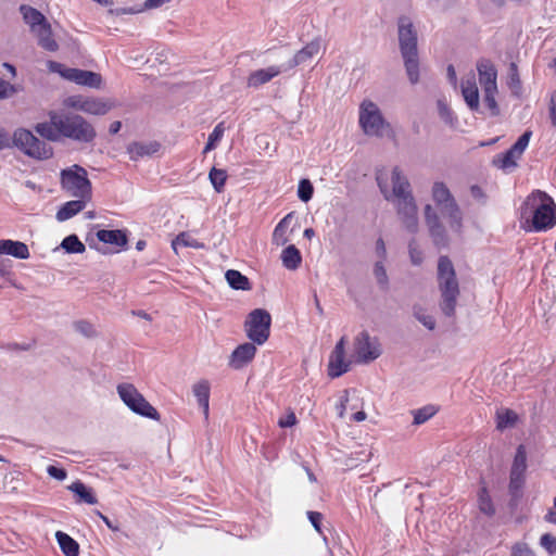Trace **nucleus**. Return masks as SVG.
I'll use <instances>...</instances> for the list:
<instances>
[{"label": "nucleus", "instance_id": "f257e3e1", "mask_svg": "<svg viewBox=\"0 0 556 556\" xmlns=\"http://www.w3.org/2000/svg\"><path fill=\"white\" fill-rule=\"evenodd\" d=\"M392 191L388 190L387 180L377 176V184L387 201H393L396 213L405 227L412 233L418 231V210L412 193L410 184L402 170L395 166L391 174Z\"/></svg>", "mask_w": 556, "mask_h": 556}, {"label": "nucleus", "instance_id": "f03ea898", "mask_svg": "<svg viewBox=\"0 0 556 556\" xmlns=\"http://www.w3.org/2000/svg\"><path fill=\"white\" fill-rule=\"evenodd\" d=\"M520 218L529 226L527 230L545 231L556 225V204L543 191L532 192L520 208Z\"/></svg>", "mask_w": 556, "mask_h": 556}, {"label": "nucleus", "instance_id": "7ed1b4c3", "mask_svg": "<svg viewBox=\"0 0 556 556\" xmlns=\"http://www.w3.org/2000/svg\"><path fill=\"white\" fill-rule=\"evenodd\" d=\"M437 280L440 291L439 307L446 317H454L460 290L454 265L446 255L438 260Z\"/></svg>", "mask_w": 556, "mask_h": 556}, {"label": "nucleus", "instance_id": "20e7f679", "mask_svg": "<svg viewBox=\"0 0 556 556\" xmlns=\"http://www.w3.org/2000/svg\"><path fill=\"white\" fill-rule=\"evenodd\" d=\"M54 124L59 127L61 138L78 143H91L97 137L94 127L79 114L62 112Z\"/></svg>", "mask_w": 556, "mask_h": 556}, {"label": "nucleus", "instance_id": "39448f33", "mask_svg": "<svg viewBox=\"0 0 556 556\" xmlns=\"http://www.w3.org/2000/svg\"><path fill=\"white\" fill-rule=\"evenodd\" d=\"M432 199L440 214L447 219L450 228L454 232L460 233L463 227V213L445 184L441 181L433 184Z\"/></svg>", "mask_w": 556, "mask_h": 556}, {"label": "nucleus", "instance_id": "423d86ee", "mask_svg": "<svg viewBox=\"0 0 556 556\" xmlns=\"http://www.w3.org/2000/svg\"><path fill=\"white\" fill-rule=\"evenodd\" d=\"M12 141L18 150L31 159L43 161L53 156V148L26 128H17Z\"/></svg>", "mask_w": 556, "mask_h": 556}, {"label": "nucleus", "instance_id": "0eeeda50", "mask_svg": "<svg viewBox=\"0 0 556 556\" xmlns=\"http://www.w3.org/2000/svg\"><path fill=\"white\" fill-rule=\"evenodd\" d=\"M61 184L62 188L72 197L85 200L91 199V182L84 167L74 165L71 168L63 169L61 172Z\"/></svg>", "mask_w": 556, "mask_h": 556}, {"label": "nucleus", "instance_id": "6e6552de", "mask_svg": "<svg viewBox=\"0 0 556 556\" xmlns=\"http://www.w3.org/2000/svg\"><path fill=\"white\" fill-rule=\"evenodd\" d=\"M271 316L263 308L253 309L244 321L247 337L255 344H264L270 334Z\"/></svg>", "mask_w": 556, "mask_h": 556}, {"label": "nucleus", "instance_id": "1a4fd4ad", "mask_svg": "<svg viewBox=\"0 0 556 556\" xmlns=\"http://www.w3.org/2000/svg\"><path fill=\"white\" fill-rule=\"evenodd\" d=\"M359 125L367 136L382 137L389 123L383 118L378 105L371 101H363L359 108Z\"/></svg>", "mask_w": 556, "mask_h": 556}, {"label": "nucleus", "instance_id": "9d476101", "mask_svg": "<svg viewBox=\"0 0 556 556\" xmlns=\"http://www.w3.org/2000/svg\"><path fill=\"white\" fill-rule=\"evenodd\" d=\"M354 351L358 363L367 364L381 355L380 344L364 330L354 340Z\"/></svg>", "mask_w": 556, "mask_h": 556}, {"label": "nucleus", "instance_id": "9b49d317", "mask_svg": "<svg viewBox=\"0 0 556 556\" xmlns=\"http://www.w3.org/2000/svg\"><path fill=\"white\" fill-rule=\"evenodd\" d=\"M425 222L433 244L438 248L447 247L448 237L445 227L441 223L439 214L430 204L425 206Z\"/></svg>", "mask_w": 556, "mask_h": 556}, {"label": "nucleus", "instance_id": "f8f14e48", "mask_svg": "<svg viewBox=\"0 0 556 556\" xmlns=\"http://www.w3.org/2000/svg\"><path fill=\"white\" fill-rule=\"evenodd\" d=\"M397 26L401 54H417V33L410 20L406 16H401Z\"/></svg>", "mask_w": 556, "mask_h": 556}, {"label": "nucleus", "instance_id": "ddd939ff", "mask_svg": "<svg viewBox=\"0 0 556 556\" xmlns=\"http://www.w3.org/2000/svg\"><path fill=\"white\" fill-rule=\"evenodd\" d=\"M346 337H342L336 344L330 354L328 363V375L331 378H338L345 374L350 368V362L345 361Z\"/></svg>", "mask_w": 556, "mask_h": 556}, {"label": "nucleus", "instance_id": "4468645a", "mask_svg": "<svg viewBox=\"0 0 556 556\" xmlns=\"http://www.w3.org/2000/svg\"><path fill=\"white\" fill-rule=\"evenodd\" d=\"M62 77L70 81H74L77 85L87 86L90 88L99 89L102 85L101 75L90 71L67 68L64 73H62Z\"/></svg>", "mask_w": 556, "mask_h": 556}, {"label": "nucleus", "instance_id": "2eb2a0df", "mask_svg": "<svg viewBox=\"0 0 556 556\" xmlns=\"http://www.w3.org/2000/svg\"><path fill=\"white\" fill-rule=\"evenodd\" d=\"M256 354L255 343L245 342L238 345L229 357V366L233 369H241L253 361Z\"/></svg>", "mask_w": 556, "mask_h": 556}, {"label": "nucleus", "instance_id": "dca6fc26", "mask_svg": "<svg viewBox=\"0 0 556 556\" xmlns=\"http://www.w3.org/2000/svg\"><path fill=\"white\" fill-rule=\"evenodd\" d=\"M477 71L482 90L497 89V71L491 60L480 59L477 62Z\"/></svg>", "mask_w": 556, "mask_h": 556}, {"label": "nucleus", "instance_id": "f3484780", "mask_svg": "<svg viewBox=\"0 0 556 556\" xmlns=\"http://www.w3.org/2000/svg\"><path fill=\"white\" fill-rule=\"evenodd\" d=\"M460 88L462 94L468 108L471 111L478 112L480 108V101L475 75L470 74L466 79H463Z\"/></svg>", "mask_w": 556, "mask_h": 556}, {"label": "nucleus", "instance_id": "a211bd4d", "mask_svg": "<svg viewBox=\"0 0 556 556\" xmlns=\"http://www.w3.org/2000/svg\"><path fill=\"white\" fill-rule=\"evenodd\" d=\"M60 118V113L55 111L49 112V122L38 123L34 129L43 139L58 142L61 139L59 127L55 126L54 119Z\"/></svg>", "mask_w": 556, "mask_h": 556}, {"label": "nucleus", "instance_id": "6ab92c4d", "mask_svg": "<svg viewBox=\"0 0 556 556\" xmlns=\"http://www.w3.org/2000/svg\"><path fill=\"white\" fill-rule=\"evenodd\" d=\"M31 34L36 37L37 43L41 49L48 52H56L59 50V43L54 39L52 26L49 22L34 30Z\"/></svg>", "mask_w": 556, "mask_h": 556}, {"label": "nucleus", "instance_id": "aec40b11", "mask_svg": "<svg viewBox=\"0 0 556 556\" xmlns=\"http://www.w3.org/2000/svg\"><path fill=\"white\" fill-rule=\"evenodd\" d=\"M320 39L316 38L308 42L305 47L299 50L294 56L288 62V68H293L298 65L304 64L311 61L315 55L319 53Z\"/></svg>", "mask_w": 556, "mask_h": 556}, {"label": "nucleus", "instance_id": "412c9836", "mask_svg": "<svg viewBox=\"0 0 556 556\" xmlns=\"http://www.w3.org/2000/svg\"><path fill=\"white\" fill-rule=\"evenodd\" d=\"M282 72L279 66H269L252 72L248 77V86L258 88L260 86L270 81L274 77Z\"/></svg>", "mask_w": 556, "mask_h": 556}, {"label": "nucleus", "instance_id": "4be33fe9", "mask_svg": "<svg viewBox=\"0 0 556 556\" xmlns=\"http://www.w3.org/2000/svg\"><path fill=\"white\" fill-rule=\"evenodd\" d=\"M20 12L25 24L29 26L30 33L49 22L40 11L30 5L22 4L20 7Z\"/></svg>", "mask_w": 556, "mask_h": 556}, {"label": "nucleus", "instance_id": "5701e85b", "mask_svg": "<svg viewBox=\"0 0 556 556\" xmlns=\"http://www.w3.org/2000/svg\"><path fill=\"white\" fill-rule=\"evenodd\" d=\"M0 254H8L20 260L29 257L28 247L21 241L0 240Z\"/></svg>", "mask_w": 556, "mask_h": 556}, {"label": "nucleus", "instance_id": "b1692460", "mask_svg": "<svg viewBox=\"0 0 556 556\" xmlns=\"http://www.w3.org/2000/svg\"><path fill=\"white\" fill-rule=\"evenodd\" d=\"M88 201L89 200L77 198V200L66 202L58 211L56 219L59 222H64L72 218L86 207Z\"/></svg>", "mask_w": 556, "mask_h": 556}, {"label": "nucleus", "instance_id": "393cba45", "mask_svg": "<svg viewBox=\"0 0 556 556\" xmlns=\"http://www.w3.org/2000/svg\"><path fill=\"white\" fill-rule=\"evenodd\" d=\"M123 402L136 414H139V399L137 389L132 384L122 383L117 387Z\"/></svg>", "mask_w": 556, "mask_h": 556}, {"label": "nucleus", "instance_id": "a878e982", "mask_svg": "<svg viewBox=\"0 0 556 556\" xmlns=\"http://www.w3.org/2000/svg\"><path fill=\"white\" fill-rule=\"evenodd\" d=\"M97 238L99 241L108 244H112L115 247H124L127 244L126 233L122 230H106L101 229L97 232Z\"/></svg>", "mask_w": 556, "mask_h": 556}, {"label": "nucleus", "instance_id": "bb28decb", "mask_svg": "<svg viewBox=\"0 0 556 556\" xmlns=\"http://www.w3.org/2000/svg\"><path fill=\"white\" fill-rule=\"evenodd\" d=\"M293 218V214H287L275 227L273 232V243L280 247L285 245L289 241V237L287 236L288 228Z\"/></svg>", "mask_w": 556, "mask_h": 556}, {"label": "nucleus", "instance_id": "cd10ccee", "mask_svg": "<svg viewBox=\"0 0 556 556\" xmlns=\"http://www.w3.org/2000/svg\"><path fill=\"white\" fill-rule=\"evenodd\" d=\"M55 539L59 543V546L65 556H78L79 555V544L71 538L68 534L56 531Z\"/></svg>", "mask_w": 556, "mask_h": 556}, {"label": "nucleus", "instance_id": "c85d7f7f", "mask_svg": "<svg viewBox=\"0 0 556 556\" xmlns=\"http://www.w3.org/2000/svg\"><path fill=\"white\" fill-rule=\"evenodd\" d=\"M193 394L198 400L199 406L203 409L205 418L208 417V400H210V384L203 380L193 386Z\"/></svg>", "mask_w": 556, "mask_h": 556}, {"label": "nucleus", "instance_id": "c756f323", "mask_svg": "<svg viewBox=\"0 0 556 556\" xmlns=\"http://www.w3.org/2000/svg\"><path fill=\"white\" fill-rule=\"evenodd\" d=\"M281 261L287 269L295 270L302 263V256L299 249L291 244L282 251Z\"/></svg>", "mask_w": 556, "mask_h": 556}, {"label": "nucleus", "instance_id": "7c9ffc66", "mask_svg": "<svg viewBox=\"0 0 556 556\" xmlns=\"http://www.w3.org/2000/svg\"><path fill=\"white\" fill-rule=\"evenodd\" d=\"M111 104L98 99H88L81 102L79 109L88 114L104 115L111 110Z\"/></svg>", "mask_w": 556, "mask_h": 556}, {"label": "nucleus", "instance_id": "2f4dec72", "mask_svg": "<svg viewBox=\"0 0 556 556\" xmlns=\"http://www.w3.org/2000/svg\"><path fill=\"white\" fill-rule=\"evenodd\" d=\"M225 278L229 286L236 290H250L251 283L247 276L235 269H228L225 274Z\"/></svg>", "mask_w": 556, "mask_h": 556}, {"label": "nucleus", "instance_id": "473e14b6", "mask_svg": "<svg viewBox=\"0 0 556 556\" xmlns=\"http://www.w3.org/2000/svg\"><path fill=\"white\" fill-rule=\"evenodd\" d=\"M525 480V475L510 473L508 489L513 505H517L518 501L522 496Z\"/></svg>", "mask_w": 556, "mask_h": 556}, {"label": "nucleus", "instance_id": "72a5a7b5", "mask_svg": "<svg viewBox=\"0 0 556 556\" xmlns=\"http://www.w3.org/2000/svg\"><path fill=\"white\" fill-rule=\"evenodd\" d=\"M404 60V66L408 76L409 81L415 85L419 80V61L417 54H405L402 55Z\"/></svg>", "mask_w": 556, "mask_h": 556}, {"label": "nucleus", "instance_id": "f704fd0d", "mask_svg": "<svg viewBox=\"0 0 556 556\" xmlns=\"http://www.w3.org/2000/svg\"><path fill=\"white\" fill-rule=\"evenodd\" d=\"M527 470V452L525 445L517 447L516 455L511 465L510 473L525 475Z\"/></svg>", "mask_w": 556, "mask_h": 556}, {"label": "nucleus", "instance_id": "c9c22d12", "mask_svg": "<svg viewBox=\"0 0 556 556\" xmlns=\"http://www.w3.org/2000/svg\"><path fill=\"white\" fill-rule=\"evenodd\" d=\"M521 157V154L517 153L514 148H510L505 153L497 155L494 160V164L500 168H509L517 165V160Z\"/></svg>", "mask_w": 556, "mask_h": 556}, {"label": "nucleus", "instance_id": "e433bc0d", "mask_svg": "<svg viewBox=\"0 0 556 556\" xmlns=\"http://www.w3.org/2000/svg\"><path fill=\"white\" fill-rule=\"evenodd\" d=\"M374 276L377 280V285L381 291H388L390 288V281L387 274V269L382 261H377L374 265Z\"/></svg>", "mask_w": 556, "mask_h": 556}, {"label": "nucleus", "instance_id": "4c0bfd02", "mask_svg": "<svg viewBox=\"0 0 556 556\" xmlns=\"http://www.w3.org/2000/svg\"><path fill=\"white\" fill-rule=\"evenodd\" d=\"M68 489L74 492L79 498L90 505L97 504V498L90 490L80 481L74 482L68 486Z\"/></svg>", "mask_w": 556, "mask_h": 556}, {"label": "nucleus", "instance_id": "58836bf2", "mask_svg": "<svg viewBox=\"0 0 556 556\" xmlns=\"http://www.w3.org/2000/svg\"><path fill=\"white\" fill-rule=\"evenodd\" d=\"M61 248L67 253H84L85 244L78 239L76 235H70L61 242Z\"/></svg>", "mask_w": 556, "mask_h": 556}, {"label": "nucleus", "instance_id": "ea45409f", "mask_svg": "<svg viewBox=\"0 0 556 556\" xmlns=\"http://www.w3.org/2000/svg\"><path fill=\"white\" fill-rule=\"evenodd\" d=\"M438 409L433 405H427L413 410L414 425H422L437 414Z\"/></svg>", "mask_w": 556, "mask_h": 556}, {"label": "nucleus", "instance_id": "a19ab883", "mask_svg": "<svg viewBox=\"0 0 556 556\" xmlns=\"http://www.w3.org/2000/svg\"><path fill=\"white\" fill-rule=\"evenodd\" d=\"M208 178L216 192H222L227 179V172L213 167L210 170Z\"/></svg>", "mask_w": 556, "mask_h": 556}, {"label": "nucleus", "instance_id": "79ce46f5", "mask_svg": "<svg viewBox=\"0 0 556 556\" xmlns=\"http://www.w3.org/2000/svg\"><path fill=\"white\" fill-rule=\"evenodd\" d=\"M483 91V103L490 111L491 116H497L500 114V108L496 102V94L498 92L497 89H488Z\"/></svg>", "mask_w": 556, "mask_h": 556}, {"label": "nucleus", "instance_id": "37998d69", "mask_svg": "<svg viewBox=\"0 0 556 556\" xmlns=\"http://www.w3.org/2000/svg\"><path fill=\"white\" fill-rule=\"evenodd\" d=\"M414 317L422 324L427 329L433 330L435 328V320L431 315L426 314L421 306L415 305L413 307Z\"/></svg>", "mask_w": 556, "mask_h": 556}, {"label": "nucleus", "instance_id": "c03bdc74", "mask_svg": "<svg viewBox=\"0 0 556 556\" xmlns=\"http://www.w3.org/2000/svg\"><path fill=\"white\" fill-rule=\"evenodd\" d=\"M314 193V187L308 179H302L298 187V197L303 202H308Z\"/></svg>", "mask_w": 556, "mask_h": 556}, {"label": "nucleus", "instance_id": "a18cd8bd", "mask_svg": "<svg viewBox=\"0 0 556 556\" xmlns=\"http://www.w3.org/2000/svg\"><path fill=\"white\" fill-rule=\"evenodd\" d=\"M225 131L224 123H219L215 126L213 131L210 134L204 152H207L215 148L216 143L222 139Z\"/></svg>", "mask_w": 556, "mask_h": 556}, {"label": "nucleus", "instance_id": "49530a36", "mask_svg": "<svg viewBox=\"0 0 556 556\" xmlns=\"http://www.w3.org/2000/svg\"><path fill=\"white\" fill-rule=\"evenodd\" d=\"M479 508L483 514L488 516H492L495 513L491 497L489 496L485 489H482L479 494Z\"/></svg>", "mask_w": 556, "mask_h": 556}, {"label": "nucleus", "instance_id": "de8ad7c7", "mask_svg": "<svg viewBox=\"0 0 556 556\" xmlns=\"http://www.w3.org/2000/svg\"><path fill=\"white\" fill-rule=\"evenodd\" d=\"M409 258L413 265L419 266L424 261V253L419 249L415 239H412L408 243Z\"/></svg>", "mask_w": 556, "mask_h": 556}, {"label": "nucleus", "instance_id": "09e8293b", "mask_svg": "<svg viewBox=\"0 0 556 556\" xmlns=\"http://www.w3.org/2000/svg\"><path fill=\"white\" fill-rule=\"evenodd\" d=\"M141 417H147L156 421L161 420L160 413L141 395Z\"/></svg>", "mask_w": 556, "mask_h": 556}, {"label": "nucleus", "instance_id": "8fccbe9b", "mask_svg": "<svg viewBox=\"0 0 556 556\" xmlns=\"http://www.w3.org/2000/svg\"><path fill=\"white\" fill-rule=\"evenodd\" d=\"M517 420V415L513 410H505L497 415V428L503 429L513 426Z\"/></svg>", "mask_w": 556, "mask_h": 556}, {"label": "nucleus", "instance_id": "3c124183", "mask_svg": "<svg viewBox=\"0 0 556 556\" xmlns=\"http://www.w3.org/2000/svg\"><path fill=\"white\" fill-rule=\"evenodd\" d=\"M165 61H166V55L163 52L157 53L154 59H151V58L147 59V61L143 64L144 70L153 68L156 65H159L160 67H162V68L157 70L159 73H161L162 71H167L168 68L165 64Z\"/></svg>", "mask_w": 556, "mask_h": 556}, {"label": "nucleus", "instance_id": "603ef678", "mask_svg": "<svg viewBox=\"0 0 556 556\" xmlns=\"http://www.w3.org/2000/svg\"><path fill=\"white\" fill-rule=\"evenodd\" d=\"M162 151L161 142L156 140H150L141 143V156L148 155L153 156L159 154Z\"/></svg>", "mask_w": 556, "mask_h": 556}, {"label": "nucleus", "instance_id": "864d4df0", "mask_svg": "<svg viewBox=\"0 0 556 556\" xmlns=\"http://www.w3.org/2000/svg\"><path fill=\"white\" fill-rule=\"evenodd\" d=\"M532 136V131L531 130H526L519 138L518 140L515 142V144L511 146V148H514V150L521 154L525 152L526 148L528 147L529 144V141H530V138Z\"/></svg>", "mask_w": 556, "mask_h": 556}, {"label": "nucleus", "instance_id": "5fc2aeb1", "mask_svg": "<svg viewBox=\"0 0 556 556\" xmlns=\"http://www.w3.org/2000/svg\"><path fill=\"white\" fill-rule=\"evenodd\" d=\"M532 136V131L531 130H526L519 138L518 140L515 142V144L511 146V148H514V150L521 154L525 152L526 148L528 147L529 144V141H530V138Z\"/></svg>", "mask_w": 556, "mask_h": 556}, {"label": "nucleus", "instance_id": "6e6d98bb", "mask_svg": "<svg viewBox=\"0 0 556 556\" xmlns=\"http://www.w3.org/2000/svg\"><path fill=\"white\" fill-rule=\"evenodd\" d=\"M540 544L544 547L549 554L556 553V538L549 533H545L541 536Z\"/></svg>", "mask_w": 556, "mask_h": 556}, {"label": "nucleus", "instance_id": "4d7b16f0", "mask_svg": "<svg viewBox=\"0 0 556 556\" xmlns=\"http://www.w3.org/2000/svg\"><path fill=\"white\" fill-rule=\"evenodd\" d=\"M307 517L312 523V526L314 527V529L324 536V539L326 540V536L324 535V532L321 530V520H323V515L318 511H307Z\"/></svg>", "mask_w": 556, "mask_h": 556}, {"label": "nucleus", "instance_id": "13d9d810", "mask_svg": "<svg viewBox=\"0 0 556 556\" xmlns=\"http://www.w3.org/2000/svg\"><path fill=\"white\" fill-rule=\"evenodd\" d=\"M16 92V88L7 80L0 78V100L9 98Z\"/></svg>", "mask_w": 556, "mask_h": 556}, {"label": "nucleus", "instance_id": "bf43d9fd", "mask_svg": "<svg viewBox=\"0 0 556 556\" xmlns=\"http://www.w3.org/2000/svg\"><path fill=\"white\" fill-rule=\"evenodd\" d=\"M508 86L511 89H519L520 88L519 74H518L517 65L515 63L510 64V73H509Z\"/></svg>", "mask_w": 556, "mask_h": 556}, {"label": "nucleus", "instance_id": "052dcab7", "mask_svg": "<svg viewBox=\"0 0 556 556\" xmlns=\"http://www.w3.org/2000/svg\"><path fill=\"white\" fill-rule=\"evenodd\" d=\"M437 105L440 117L445 122H450L452 119V111L446 102L440 99L438 100Z\"/></svg>", "mask_w": 556, "mask_h": 556}, {"label": "nucleus", "instance_id": "680f3d73", "mask_svg": "<svg viewBox=\"0 0 556 556\" xmlns=\"http://www.w3.org/2000/svg\"><path fill=\"white\" fill-rule=\"evenodd\" d=\"M511 556H534V554L526 544H516L513 547Z\"/></svg>", "mask_w": 556, "mask_h": 556}, {"label": "nucleus", "instance_id": "e2e57ef3", "mask_svg": "<svg viewBox=\"0 0 556 556\" xmlns=\"http://www.w3.org/2000/svg\"><path fill=\"white\" fill-rule=\"evenodd\" d=\"M47 472L49 473L50 477L60 481L66 478V471L63 468H58L55 466H49L47 468Z\"/></svg>", "mask_w": 556, "mask_h": 556}, {"label": "nucleus", "instance_id": "0e129e2a", "mask_svg": "<svg viewBox=\"0 0 556 556\" xmlns=\"http://www.w3.org/2000/svg\"><path fill=\"white\" fill-rule=\"evenodd\" d=\"M295 422H296V417L293 412H290L286 417L279 419L278 425L281 428H288V427L295 425Z\"/></svg>", "mask_w": 556, "mask_h": 556}, {"label": "nucleus", "instance_id": "69168bd1", "mask_svg": "<svg viewBox=\"0 0 556 556\" xmlns=\"http://www.w3.org/2000/svg\"><path fill=\"white\" fill-rule=\"evenodd\" d=\"M376 253L381 258L380 261L383 262L386 260V257H387V249H386V244H384V241H383L382 238H379L376 241Z\"/></svg>", "mask_w": 556, "mask_h": 556}, {"label": "nucleus", "instance_id": "338daca9", "mask_svg": "<svg viewBox=\"0 0 556 556\" xmlns=\"http://www.w3.org/2000/svg\"><path fill=\"white\" fill-rule=\"evenodd\" d=\"M169 1L170 0H146L142 9H146V10L157 9V8L168 3Z\"/></svg>", "mask_w": 556, "mask_h": 556}, {"label": "nucleus", "instance_id": "774afa93", "mask_svg": "<svg viewBox=\"0 0 556 556\" xmlns=\"http://www.w3.org/2000/svg\"><path fill=\"white\" fill-rule=\"evenodd\" d=\"M549 117L552 125L556 128V91L552 96L551 108H549Z\"/></svg>", "mask_w": 556, "mask_h": 556}]
</instances>
